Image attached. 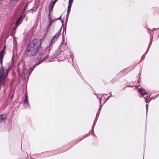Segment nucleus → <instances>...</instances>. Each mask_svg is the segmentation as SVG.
Instances as JSON below:
<instances>
[{
	"label": "nucleus",
	"instance_id": "40",
	"mask_svg": "<svg viewBox=\"0 0 159 159\" xmlns=\"http://www.w3.org/2000/svg\"><path fill=\"white\" fill-rule=\"evenodd\" d=\"M36 63L34 64L31 68L34 70V69L37 66Z\"/></svg>",
	"mask_w": 159,
	"mask_h": 159
},
{
	"label": "nucleus",
	"instance_id": "5",
	"mask_svg": "<svg viewBox=\"0 0 159 159\" xmlns=\"http://www.w3.org/2000/svg\"><path fill=\"white\" fill-rule=\"evenodd\" d=\"M56 40V39H53L52 38L51 40L49 42V45L45 47L47 53H49L50 52L52 47V45L53 44Z\"/></svg>",
	"mask_w": 159,
	"mask_h": 159
},
{
	"label": "nucleus",
	"instance_id": "47",
	"mask_svg": "<svg viewBox=\"0 0 159 159\" xmlns=\"http://www.w3.org/2000/svg\"><path fill=\"white\" fill-rule=\"evenodd\" d=\"M62 44H64L65 46H67V43L66 42L65 43L64 42H63Z\"/></svg>",
	"mask_w": 159,
	"mask_h": 159
},
{
	"label": "nucleus",
	"instance_id": "42",
	"mask_svg": "<svg viewBox=\"0 0 159 159\" xmlns=\"http://www.w3.org/2000/svg\"><path fill=\"white\" fill-rule=\"evenodd\" d=\"M14 54V53H13V55L12 56V57L11 58V60L10 61V62H11V63H10L11 64H12L13 61V57Z\"/></svg>",
	"mask_w": 159,
	"mask_h": 159
},
{
	"label": "nucleus",
	"instance_id": "45",
	"mask_svg": "<svg viewBox=\"0 0 159 159\" xmlns=\"http://www.w3.org/2000/svg\"><path fill=\"white\" fill-rule=\"evenodd\" d=\"M13 98H14V95H12L10 97V101H12L13 99Z\"/></svg>",
	"mask_w": 159,
	"mask_h": 159
},
{
	"label": "nucleus",
	"instance_id": "28",
	"mask_svg": "<svg viewBox=\"0 0 159 159\" xmlns=\"http://www.w3.org/2000/svg\"><path fill=\"white\" fill-rule=\"evenodd\" d=\"M28 101V96L26 95H25L24 97V99L23 100L24 101Z\"/></svg>",
	"mask_w": 159,
	"mask_h": 159
},
{
	"label": "nucleus",
	"instance_id": "13",
	"mask_svg": "<svg viewBox=\"0 0 159 159\" xmlns=\"http://www.w3.org/2000/svg\"><path fill=\"white\" fill-rule=\"evenodd\" d=\"M71 6L70 5H68L67 8V12L66 13V16H69L70 12L71 10Z\"/></svg>",
	"mask_w": 159,
	"mask_h": 159
},
{
	"label": "nucleus",
	"instance_id": "7",
	"mask_svg": "<svg viewBox=\"0 0 159 159\" xmlns=\"http://www.w3.org/2000/svg\"><path fill=\"white\" fill-rule=\"evenodd\" d=\"M48 27H50L52 25V23L54 21H53V19L52 20L50 18V11H49L48 14Z\"/></svg>",
	"mask_w": 159,
	"mask_h": 159
},
{
	"label": "nucleus",
	"instance_id": "56",
	"mask_svg": "<svg viewBox=\"0 0 159 159\" xmlns=\"http://www.w3.org/2000/svg\"><path fill=\"white\" fill-rule=\"evenodd\" d=\"M13 32H12V33H11V34H10V35L11 36H13Z\"/></svg>",
	"mask_w": 159,
	"mask_h": 159
},
{
	"label": "nucleus",
	"instance_id": "51",
	"mask_svg": "<svg viewBox=\"0 0 159 159\" xmlns=\"http://www.w3.org/2000/svg\"><path fill=\"white\" fill-rule=\"evenodd\" d=\"M148 51V49H147V50L145 52V53H144V54L145 55L146 54H147V53Z\"/></svg>",
	"mask_w": 159,
	"mask_h": 159
},
{
	"label": "nucleus",
	"instance_id": "34",
	"mask_svg": "<svg viewBox=\"0 0 159 159\" xmlns=\"http://www.w3.org/2000/svg\"><path fill=\"white\" fill-rule=\"evenodd\" d=\"M29 4L27 2H26L25 5L24 7V9L26 10L27 8V6Z\"/></svg>",
	"mask_w": 159,
	"mask_h": 159
},
{
	"label": "nucleus",
	"instance_id": "15",
	"mask_svg": "<svg viewBox=\"0 0 159 159\" xmlns=\"http://www.w3.org/2000/svg\"><path fill=\"white\" fill-rule=\"evenodd\" d=\"M34 70L33 69L31 68V67H30L29 68V69L28 70V72H29L28 73V76L27 77V79H28L29 77V76L32 72Z\"/></svg>",
	"mask_w": 159,
	"mask_h": 159
},
{
	"label": "nucleus",
	"instance_id": "26",
	"mask_svg": "<svg viewBox=\"0 0 159 159\" xmlns=\"http://www.w3.org/2000/svg\"><path fill=\"white\" fill-rule=\"evenodd\" d=\"M20 0H10V2H13L14 3L20 1Z\"/></svg>",
	"mask_w": 159,
	"mask_h": 159
},
{
	"label": "nucleus",
	"instance_id": "41",
	"mask_svg": "<svg viewBox=\"0 0 159 159\" xmlns=\"http://www.w3.org/2000/svg\"><path fill=\"white\" fill-rule=\"evenodd\" d=\"M49 55L48 54L46 56H44L43 57V59H44V60L46 59L47 58H48V57Z\"/></svg>",
	"mask_w": 159,
	"mask_h": 159
},
{
	"label": "nucleus",
	"instance_id": "43",
	"mask_svg": "<svg viewBox=\"0 0 159 159\" xmlns=\"http://www.w3.org/2000/svg\"><path fill=\"white\" fill-rule=\"evenodd\" d=\"M76 72L77 73H78V74H79V73H80V76L82 78H83V77L82 76V75H81V73H80V70H79V71H78V70H77L76 71Z\"/></svg>",
	"mask_w": 159,
	"mask_h": 159
},
{
	"label": "nucleus",
	"instance_id": "62",
	"mask_svg": "<svg viewBox=\"0 0 159 159\" xmlns=\"http://www.w3.org/2000/svg\"><path fill=\"white\" fill-rule=\"evenodd\" d=\"M158 96H159V93L157 95H156V96H157V97Z\"/></svg>",
	"mask_w": 159,
	"mask_h": 159
},
{
	"label": "nucleus",
	"instance_id": "44",
	"mask_svg": "<svg viewBox=\"0 0 159 159\" xmlns=\"http://www.w3.org/2000/svg\"><path fill=\"white\" fill-rule=\"evenodd\" d=\"M159 30V28H154L152 29V30H156L157 31Z\"/></svg>",
	"mask_w": 159,
	"mask_h": 159
},
{
	"label": "nucleus",
	"instance_id": "64",
	"mask_svg": "<svg viewBox=\"0 0 159 159\" xmlns=\"http://www.w3.org/2000/svg\"><path fill=\"white\" fill-rule=\"evenodd\" d=\"M159 36V34H158V35L157 37H158Z\"/></svg>",
	"mask_w": 159,
	"mask_h": 159
},
{
	"label": "nucleus",
	"instance_id": "17",
	"mask_svg": "<svg viewBox=\"0 0 159 159\" xmlns=\"http://www.w3.org/2000/svg\"><path fill=\"white\" fill-rule=\"evenodd\" d=\"M44 60V59H43L42 57H40L39 60L36 63H35L37 65H38L42 63V62Z\"/></svg>",
	"mask_w": 159,
	"mask_h": 159
},
{
	"label": "nucleus",
	"instance_id": "30",
	"mask_svg": "<svg viewBox=\"0 0 159 159\" xmlns=\"http://www.w3.org/2000/svg\"><path fill=\"white\" fill-rule=\"evenodd\" d=\"M62 16V15H61V16L58 18H55V19H53V21H56L57 20H61V16Z\"/></svg>",
	"mask_w": 159,
	"mask_h": 159
},
{
	"label": "nucleus",
	"instance_id": "46",
	"mask_svg": "<svg viewBox=\"0 0 159 159\" xmlns=\"http://www.w3.org/2000/svg\"><path fill=\"white\" fill-rule=\"evenodd\" d=\"M61 20V24H62V25H63L64 26V20H62V19L60 20Z\"/></svg>",
	"mask_w": 159,
	"mask_h": 159
},
{
	"label": "nucleus",
	"instance_id": "22",
	"mask_svg": "<svg viewBox=\"0 0 159 159\" xmlns=\"http://www.w3.org/2000/svg\"><path fill=\"white\" fill-rule=\"evenodd\" d=\"M3 58H0V65L1 66L0 68H2V67H3L2 66Z\"/></svg>",
	"mask_w": 159,
	"mask_h": 159
},
{
	"label": "nucleus",
	"instance_id": "38",
	"mask_svg": "<svg viewBox=\"0 0 159 159\" xmlns=\"http://www.w3.org/2000/svg\"><path fill=\"white\" fill-rule=\"evenodd\" d=\"M147 98H148L147 99V100L148 103L150 101H151L152 100V98H150L149 97V98L148 97Z\"/></svg>",
	"mask_w": 159,
	"mask_h": 159
},
{
	"label": "nucleus",
	"instance_id": "2",
	"mask_svg": "<svg viewBox=\"0 0 159 159\" xmlns=\"http://www.w3.org/2000/svg\"><path fill=\"white\" fill-rule=\"evenodd\" d=\"M90 132V131L89 132V133L84 135V136L81 138L78 141H77L76 140L74 141L73 142V143L74 142H76L75 143V144L73 145L72 146H71L69 148L66 149V150H62L61 149V148H59L57 150H53L51 151H50L48 152H48V153H46L44 156V157H48L51 156H53L56 154H57L64 152L65 151H67L68 150H69V149L71 148H72L74 145L76 144L77 143L81 141L82 140L84 139L85 138L87 137L90 134H89Z\"/></svg>",
	"mask_w": 159,
	"mask_h": 159
},
{
	"label": "nucleus",
	"instance_id": "21",
	"mask_svg": "<svg viewBox=\"0 0 159 159\" xmlns=\"http://www.w3.org/2000/svg\"><path fill=\"white\" fill-rule=\"evenodd\" d=\"M100 107H99V108H98V112H97V113L96 114V115H97V116H98V114L99 113L100 114V112L101 111V108H102V105H101H101H100Z\"/></svg>",
	"mask_w": 159,
	"mask_h": 159
},
{
	"label": "nucleus",
	"instance_id": "35",
	"mask_svg": "<svg viewBox=\"0 0 159 159\" xmlns=\"http://www.w3.org/2000/svg\"><path fill=\"white\" fill-rule=\"evenodd\" d=\"M63 27V25H61V27L60 28V29L57 31V32H58L59 33L61 34V31L62 28Z\"/></svg>",
	"mask_w": 159,
	"mask_h": 159
},
{
	"label": "nucleus",
	"instance_id": "59",
	"mask_svg": "<svg viewBox=\"0 0 159 159\" xmlns=\"http://www.w3.org/2000/svg\"><path fill=\"white\" fill-rule=\"evenodd\" d=\"M61 44L60 45V46H59V47H58V49H60V47L61 46Z\"/></svg>",
	"mask_w": 159,
	"mask_h": 159
},
{
	"label": "nucleus",
	"instance_id": "57",
	"mask_svg": "<svg viewBox=\"0 0 159 159\" xmlns=\"http://www.w3.org/2000/svg\"><path fill=\"white\" fill-rule=\"evenodd\" d=\"M13 32H12V33H11V34H10V35L11 36H13Z\"/></svg>",
	"mask_w": 159,
	"mask_h": 159
},
{
	"label": "nucleus",
	"instance_id": "58",
	"mask_svg": "<svg viewBox=\"0 0 159 159\" xmlns=\"http://www.w3.org/2000/svg\"><path fill=\"white\" fill-rule=\"evenodd\" d=\"M92 132H93V135L94 136H96V135H95V133H94V131L93 132L92 130Z\"/></svg>",
	"mask_w": 159,
	"mask_h": 159
},
{
	"label": "nucleus",
	"instance_id": "48",
	"mask_svg": "<svg viewBox=\"0 0 159 159\" xmlns=\"http://www.w3.org/2000/svg\"><path fill=\"white\" fill-rule=\"evenodd\" d=\"M157 98V97L156 96V95L153 97H151V98H152V99L154 98Z\"/></svg>",
	"mask_w": 159,
	"mask_h": 159
},
{
	"label": "nucleus",
	"instance_id": "1",
	"mask_svg": "<svg viewBox=\"0 0 159 159\" xmlns=\"http://www.w3.org/2000/svg\"><path fill=\"white\" fill-rule=\"evenodd\" d=\"M42 40L35 39L30 42L27 44L24 53L26 56L32 57L38 53L39 55L43 56L46 52L45 48L41 47Z\"/></svg>",
	"mask_w": 159,
	"mask_h": 159
},
{
	"label": "nucleus",
	"instance_id": "20",
	"mask_svg": "<svg viewBox=\"0 0 159 159\" xmlns=\"http://www.w3.org/2000/svg\"><path fill=\"white\" fill-rule=\"evenodd\" d=\"M151 34H150V41L149 42V45H148V46H151V45L152 43V39H153V36L152 35V36H151Z\"/></svg>",
	"mask_w": 159,
	"mask_h": 159
},
{
	"label": "nucleus",
	"instance_id": "4",
	"mask_svg": "<svg viewBox=\"0 0 159 159\" xmlns=\"http://www.w3.org/2000/svg\"><path fill=\"white\" fill-rule=\"evenodd\" d=\"M137 91L141 96V97L139 96V97H143L146 103H148L147 100L146 99V98H148V94L145 89L141 87L139 88L138 89Z\"/></svg>",
	"mask_w": 159,
	"mask_h": 159
},
{
	"label": "nucleus",
	"instance_id": "52",
	"mask_svg": "<svg viewBox=\"0 0 159 159\" xmlns=\"http://www.w3.org/2000/svg\"><path fill=\"white\" fill-rule=\"evenodd\" d=\"M61 34H62V35H63V34L65 35L66 34H65V32L63 31L62 32V33Z\"/></svg>",
	"mask_w": 159,
	"mask_h": 159
},
{
	"label": "nucleus",
	"instance_id": "14",
	"mask_svg": "<svg viewBox=\"0 0 159 159\" xmlns=\"http://www.w3.org/2000/svg\"><path fill=\"white\" fill-rule=\"evenodd\" d=\"M119 76L117 77V75L115 78H113L111 81V82L112 84H114L115 82H116L120 79L118 78Z\"/></svg>",
	"mask_w": 159,
	"mask_h": 159
},
{
	"label": "nucleus",
	"instance_id": "54",
	"mask_svg": "<svg viewBox=\"0 0 159 159\" xmlns=\"http://www.w3.org/2000/svg\"><path fill=\"white\" fill-rule=\"evenodd\" d=\"M31 2H32V1H29V2H28V1H27L26 2H27V3L29 4V3Z\"/></svg>",
	"mask_w": 159,
	"mask_h": 159
},
{
	"label": "nucleus",
	"instance_id": "31",
	"mask_svg": "<svg viewBox=\"0 0 159 159\" xmlns=\"http://www.w3.org/2000/svg\"><path fill=\"white\" fill-rule=\"evenodd\" d=\"M66 26H65L63 28V31L65 32V34H66Z\"/></svg>",
	"mask_w": 159,
	"mask_h": 159
},
{
	"label": "nucleus",
	"instance_id": "53",
	"mask_svg": "<svg viewBox=\"0 0 159 159\" xmlns=\"http://www.w3.org/2000/svg\"><path fill=\"white\" fill-rule=\"evenodd\" d=\"M65 35H64V34H63V35H62V38H65Z\"/></svg>",
	"mask_w": 159,
	"mask_h": 159
},
{
	"label": "nucleus",
	"instance_id": "25",
	"mask_svg": "<svg viewBox=\"0 0 159 159\" xmlns=\"http://www.w3.org/2000/svg\"><path fill=\"white\" fill-rule=\"evenodd\" d=\"M73 1L74 0H69L68 5H70V6H72Z\"/></svg>",
	"mask_w": 159,
	"mask_h": 159
},
{
	"label": "nucleus",
	"instance_id": "24",
	"mask_svg": "<svg viewBox=\"0 0 159 159\" xmlns=\"http://www.w3.org/2000/svg\"><path fill=\"white\" fill-rule=\"evenodd\" d=\"M148 104H147V103H146V119L147 118V113H148Z\"/></svg>",
	"mask_w": 159,
	"mask_h": 159
},
{
	"label": "nucleus",
	"instance_id": "32",
	"mask_svg": "<svg viewBox=\"0 0 159 159\" xmlns=\"http://www.w3.org/2000/svg\"><path fill=\"white\" fill-rule=\"evenodd\" d=\"M70 51L69 52V53H70V56L71 57H72V58L71 59H72V61H73V55L72 53L71 52V51L70 50Z\"/></svg>",
	"mask_w": 159,
	"mask_h": 159
},
{
	"label": "nucleus",
	"instance_id": "6",
	"mask_svg": "<svg viewBox=\"0 0 159 159\" xmlns=\"http://www.w3.org/2000/svg\"><path fill=\"white\" fill-rule=\"evenodd\" d=\"M127 69H124L120 71L117 75V77L119 76L118 78L120 79L122 77L125 75L130 72V70L127 71Z\"/></svg>",
	"mask_w": 159,
	"mask_h": 159
},
{
	"label": "nucleus",
	"instance_id": "27",
	"mask_svg": "<svg viewBox=\"0 0 159 159\" xmlns=\"http://www.w3.org/2000/svg\"><path fill=\"white\" fill-rule=\"evenodd\" d=\"M111 97H113V96L112 95H111V96H109V97H107L105 100V101H104V102L103 103V104H104L109 99V98H110Z\"/></svg>",
	"mask_w": 159,
	"mask_h": 159
},
{
	"label": "nucleus",
	"instance_id": "23",
	"mask_svg": "<svg viewBox=\"0 0 159 159\" xmlns=\"http://www.w3.org/2000/svg\"><path fill=\"white\" fill-rule=\"evenodd\" d=\"M94 95L96 96V97L98 99H99L100 105H101V100H102L101 98L98 96V95L97 94H94Z\"/></svg>",
	"mask_w": 159,
	"mask_h": 159
},
{
	"label": "nucleus",
	"instance_id": "10",
	"mask_svg": "<svg viewBox=\"0 0 159 159\" xmlns=\"http://www.w3.org/2000/svg\"><path fill=\"white\" fill-rule=\"evenodd\" d=\"M99 115V113L98 114V116L97 115H96V116L94 120V121L93 123V125L92 126V129L91 130H92L93 132V129L94 127V126L95 125V124L97 122V120L98 118V117Z\"/></svg>",
	"mask_w": 159,
	"mask_h": 159
},
{
	"label": "nucleus",
	"instance_id": "29",
	"mask_svg": "<svg viewBox=\"0 0 159 159\" xmlns=\"http://www.w3.org/2000/svg\"><path fill=\"white\" fill-rule=\"evenodd\" d=\"M68 17H69L68 16H66V19L65 20V26H66V25H67V22H68Z\"/></svg>",
	"mask_w": 159,
	"mask_h": 159
},
{
	"label": "nucleus",
	"instance_id": "50",
	"mask_svg": "<svg viewBox=\"0 0 159 159\" xmlns=\"http://www.w3.org/2000/svg\"><path fill=\"white\" fill-rule=\"evenodd\" d=\"M126 69H128V70H127V71H128L129 70H130V71L132 70V69L129 70V67L128 68H126Z\"/></svg>",
	"mask_w": 159,
	"mask_h": 159
},
{
	"label": "nucleus",
	"instance_id": "8",
	"mask_svg": "<svg viewBox=\"0 0 159 159\" xmlns=\"http://www.w3.org/2000/svg\"><path fill=\"white\" fill-rule=\"evenodd\" d=\"M22 17V15H20L18 19L16 20V22L15 24L14 27H17L20 25V24L23 20V19H21V18Z\"/></svg>",
	"mask_w": 159,
	"mask_h": 159
},
{
	"label": "nucleus",
	"instance_id": "37",
	"mask_svg": "<svg viewBox=\"0 0 159 159\" xmlns=\"http://www.w3.org/2000/svg\"><path fill=\"white\" fill-rule=\"evenodd\" d=\"M6 48V47L5 45L4 44V45H3V47L2 49L1 50L2 51H4L5 52Z\"/></svg>",
	"mask_w": 159,
	"mask_h": 159
},
{
	"label": "nucleus",
	"instance_id": "55",
	"mask_svg": "<svg viewBox=\"0 0 159 159\" xmlns=\"http://www.w3.org/2000/svg\"><path fill=\"white\" fill-rule=\"evenodd\" d=\"M150 46H148V48L147 49H148V50L150 48Z\"/></svg>",
	"mask_w": 159,
	"mask_h": 159
},
{
	"label": "nucleus",
	"instance_id": "16",
	"mask_svg": "<svg viewBox=\"0 0 159 159\" xmlns=\"http://www.w3.org/2000/svg\"><path fill=\"white\" fill-rule=\"evenodd\" d=\"M61 34L59 33L58 32H57L53 36L52 38L53 39H56L57 40L58 39V37Z\"/></svg>",
	"mask_w": 159,
	"mask_h": 159
},
{
	"label": "nucleus",
	"instance_id": "18",
	"mask_svg": "<svg viewBox=\"0 0 159 159\" xmlns=\"http://www.w3.org/2000/svg\"><path fill=\"white\" fill-rule=\"evenodd\" d=\"M23 105L25 107H29L30 105L28 101H25L23 102Z\"/></svg>",
	"mask_w": 159,
	"mask_h": 159
},
{
	"label": "nucleus",
	"instance_id": "36",
	"mask_svg": "<svg viewBox=\"0 0 159 159\" xmlns=\"http://www.w3.org/2000/svg\"><path fill=\"white\" fill-rule=\"evenodd\" d=\"M139 78H139H139H138V79H137V81H138V82L139 84H140V80H139ZM140 84H138V85H136V86H136H136H137V87H139V86H140Z\"/></svg>",
	"mask_w": 159,
	"mask_h": 159
},
{
	"label": "nucleus",
	"instance_id": "63",
	"mask_svg": "<svg viewBox=\"0 0 159 159\" xmlns=\"http://www.w3.org/2000/svg\"><path fill=\"white\" fill-rule=\"evenodd\" d=\"M146 127H147V125H145V130L146 129Z\"/></svg>",
	"mask_w": 159,
	"mask_h": 159
},
{
	"label": "nucleus",
	"instance_id": "9",
	"mask_svg": "<svg viewBox=\"0 0 159 159\" xmlns=\"http://www.w3.org/2000/svg\"><path fill=\"white\" fill-rule=\"evenodd\" d=\"M57 0H54L53 2L52 1H51V3L50 4L48 7V10L49 11H50L52 9L53 7L54 6L55 3H56Z\"/></svg>",
	"mask_w": 159,
	"mask_h": 159
},
{
	"label": "nucleus",
	"instance_id": "3",
	"mask_svg": "<svg viewBox=\"0 0 159 159\" xmlns=\"http://www.w3.org/2000/svg\"><path fill=\"white\" fill-rule=\"evenodd\" d=\"M25 65V63H22L23 68L21 70V73L20 69L17 70V73L18 75V82H20L23 80L25 81L26 79V75L28 72L26 71V69L24 67V65Z\"/></svg>",
	"mask_w": 159,
	"mask_h": 159
},
{
	"label": "nucleus",
	"instance_id": "61",
	"mask_svg": "<svg viewBox=\"0 0 159 159\" xmlns=\"http://www.w3.org/2000/svg\"><path fill=\"white\" fill-rule=\"evenodd\" d=\"M140 71L139 73L138 74V75H139V76L141 74L140 73Z\"/></svg>",
	"mask_w": 159,
	"mask_h": 159
},
{
	"label": "nucleus",
	"instance_id": "19",
	"mask_svg": "<svg viewBox=\"0 0 159 159\" xmlns=\"http://www.w3.org/2000/svg\"><path fill=\"white\" fill-rule=\"evenodd\" d=\"M5 53V52L4 51L1 50L0 52V58H3V55Z\"/></svg>",
	"mask_w": 159,
	"mask_h": 159
},
{
	"label": "nucleus",
	"instance_id": "33",
	"mask_svg": "<svg viewBox=\"0 0 159 159\" xmlns=\"http://www.w3.org/2000/svg\"><path fill=\"white\" fill-rule=\"evenodd\" d=\"M145 55L144 54L142 55V56L141 58V60H140V61L139 62V63L141 62L142 61V60H143V59H144L145 57Z\"/></svg>",
	"mask_w": 159,
	"mask_h": 159
},
{
	"label": "nucleus",
	"instance_id": "11",
	"mask_svg": "<svg viewBox=\"0 0 159 159\" xmlns=\"http://www.w3.org/2000/svg\"><path fill=\"white\" fill-rule=\"evenodd\" d=\"M7 119V117L6 115H0V122L4 121Z\"/></svg>",
	"mask_w": 159,
	"mask_h": 159
},
{
	"label": "nucleus",
	"instance_id": "12",
	"mask_svg": "<svg viewBox=\"0 0 159 159\" xmlns=\"http://www.w3.org/2000/svg\"><path fill=\"white\" fill-rule=\"evenodd\" d=\"M60 52H58V51L56 50L52 54V57H53V58H57V56H58L60 54Z\"/></svg>",
	"mask_w": 159,
	"mask_h": 159
},
{
	"label": "nucleus",
	"instance_id": "49",
	"mask_svg": "<svg viewBox=\"0 0 159 159\" xmlns=\"http://www.w3.org/2000/svg\"><path fill=\"white\" fill-rule=\"evenodd\" d=\"M62 41L61 43V44H62V43L63 42H64L65 41V38H62Z\"/></svg>",
	"mask_w": 159,
	"mask_h": 159
},
{
	"label": "nucleus",
	"instance_id": "39",
	"mask_svg": "<svg viewBox=\"0 0 159 159\" xmlns=\"http://www.w3.org/2000/svg\"><path fill=\"white\" fill-rule=\"evenodd\" d=\"M50 27H48V26H47L46 29V32H47L49 31V30L50 29Z\"/></svg>",
	"mask_w": 159,
	"mask_h": 159
},
{
	"label": "nucleus",
	"instance_id": "60",
	"mask_svg": "<svg viewBox=\"0 0 159 159\" xmlns=\"http://www.w3.org/2000/svg\"><path fill=\"white\" fill-rule=\"evenodd\" d=\"M104 95H107V94H103L102 95V97H103V96Z\"/></svg>",
	"mask_w": 159,
	"mask_h": 159
}]
</instances>
